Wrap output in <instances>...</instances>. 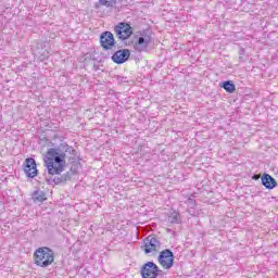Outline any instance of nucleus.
Instances as JSON below:
<instances>
[{
	"label": "nucleus",
	"mask_w": 278,
	"mask_h": 278,
	"mask_svg": "<svg viewBox=\"0 0 278 278\" xmlns=\"http://www.w3.org/2000/svg\"><path fill=\"white\" fill-rule=\"evenodd\" d=\"M135 41H132L134 49L137 53H144L149 51V45H151V30H139L135 36Z\"/></svg>",
	"instance_id": "3"
},
{
	"label": "nucleus",
	"mask_w": 278,
	"mask_h": 278,
	"mask_svg": "<svg viewBox=\"0 0 278 278\" xmlns=\"http://www.w3.org/2000/svg\"><path fill=\"white\" fill-rule=\"evenodd\" d=\"M157 262L165 270H170V267L175 265V254L170 249H165L160 252Z\"/></svg>",
	"instance_id": "6"
},
{
	"label": "nucleus",
	"mask_w": 278,
	"mask_h": 278,
	"mask_svg": "<svg viewBox=\"0 0 278 278\" xmlns=\"http://www.w3.org/2000/svg\"><path fill=\"white\" fill-rule=\"evenodd\" d=\"M33 257L36 266L48 268V266H51L55 262V252L51 248L42 247L34 252Z\"/></svg>",
	"instance_id": "2"
},
{
	"label": "nucleus",
	"mask_w": 278,
	"mask_h": 278,
	"mask_svg": "<svg viewBox=\"0 0 278 278\" xmlns=\"http://www.w3.org/2000/svg\"><path fill=\"white\" fill-rule=\"evenodd\" d=\"M220 88H224L226 92H229V94H233L236 92V85L231 80H225L220 84Z\"/></svg>",
	"instance_id": "13"
},
{
	"label": "nucleus",
	"mask_w": 278,
	"mask_h": 278,
	"mask_svg": "<svg viewBox=\"0 0 278 278\" xmlns=\"http://www.w3.org/2000/svg\"><path fill=\"white\" fill-rule=\"evenodd\" d=\"M51 176L52 177H46V181L47 184H49V186H53V184H55V186H60V184H66V181H71V179H73V175L71 172H66L61 176Z\"/></svg>",
	"instance_id": "11"
},
{
	"label": "nucleus",
	"mask_w": 278,
	"mask_h": 278,
	"mask_svg": "<svg viewBox=\"0 0 278 278\" xmlns=\"http://www.w3.org/2000/svg\"><path fill=\"white\" fill-rule=\"evenodd\" d=\"M252 179H255V180L257 181V179H260V176H258V175H254V176L252 177Z\"/></svg>",
	"instance_id": "19"
},
{
	"label": "nucleus",
	"mask_w": 278,
	"mask_h": 278,
	"mask_svg": "<svg viewBox=\"0 0 278 278\" xmlns=\"http://www.w3.org/2000/svg\"><path fill=\"white\" fill-rule=\"evenodd\" d=\"M66 153L70 164H79L77 150L67 143H61L58 148L48 149L43 162L49 175H62L66 168Z\"/></svg>",
	"instance_id": "1"
},
{
	"label": "nucleus",
	"mask_w": 278,
	"mask_h": 278,
	"mask_svg": "<svg viewBox=\"0 0 278 278\" xmlns=\"http://www.w3.org/2000/svg\"><path fill=\"white\" fill-rule=\"evenodd\" d=\"M73 165L71 166L68 173H72L73 175H77V170L79 168V163H72Z\"/></svg>",
	"instance_id": "17"
},
{
	"label": "nucleus",
	"mask_w": 278,
	"mask_h": 278,
	"mask_svg": "<svg viewBox=\"0 0 278 278\" xmlns=\"http://www.w3.org/2000/svg\"><path fill=\"white\" fill-rule=\"evenodd\" d=\"M129 58H131V51L129 49H121L112 54L111 60L114 64H125Z\"/></svg>",
	"instance_id": "10"
},
{
	"label": "nucleus",
	"mask_w": 278,
	"mask_h": 278,
	"mask_svg": "<svg viewBox=\"0 0 278 278\" xmlns=\"http://www.w3.org/2000/svg\"><path fill=\"white\" fill-rule=\"evenodd\" d=\"M115 36L118 38V40H129L131 36L134 35V27H131V24L119 22L114 27Z\"/></svg>",
	"instance_id": "4"
},
{
	"label": "nucleus",
	"mask_w": 278,
	"mask_h": 278,
	"mask_svg": "<svg viewBox=\"0 0 278 278\" xmlns=\"http://www.w3.org/2000/svg\"><path fill=\"white\" fill-rule=\"evenodd\" d=\"M103 5L104 8H114L116 0H99V3L94 4L96 10H99Z\"/></svg>",
	"instance_id": "14"
},
{
	"label": "nucleus",
	"mask_w": 278,
	"mask_h": 278,
	"mask_svg": "<svg viewBox=\"0 0 278 278\" xmlns=\"http://www.w3.org/2000/svg\"><path fill=\"white\" fill-rule=\"evenodd\" d=\"M167 220H168V223H170V225H179V213L173 212L168 216Z\"/></svg>",
	"instance_id": "16"
},
{
	"label": "nucleus",
	"mask_w": 278,
	"mask_h": 278,
	"mask_svg": "<svg viewBox=\"0 0 278 278\" xmlns=\"http://www.w3.org/2000/svg\"><path fill=\"white\" fill-rule=\"evenodd\" d=\"M142 278H157L162 275V269L154 262H147L140 268Z\"/></svg>",
	"instance_id": "5"
},
{
	"label": "nucleus",
	"mask_w": 278,
	"mask_h": 278,
	"mask_svg": "<svg viewBox=\"0 0 278 278\" xmlns=\"http://www.w3.org/2000/svg\"><path fill=\"white\" fill-rule=\"evenodd\" d=\"M24 173L29 179L38 176V167L34 157H28L24 162Z\"/></svg>",
	"instance_id": "8"
},
{
	"label": "nucleus",
	"mask_w": 278,
	"mask_h": 278,
	"mask_svg": "<svg viewBox=\"0 0 278 278\" xmlns=\"http://www.w3.org/2000/svg\"><path fill=\"white\" fill-rule=\"evenodd\" d=\"M33 199L36 203H42V201H46V194L41 190H36L33 193Z\"/></svg>",
	"instance_id": "15"
},
{
	"label": "nucleus",
	"mask_w": 278,
	"mask_h": 278,
	"mask_svg": "<svg viewBox=\"0 0 278 278\" xmlns=\"http://www.w3.org/2000/svg\"><path fill=\"white\" fill-rule=\"evenodd\" d=\"M261 184L266 190H275L277 188V180L270 176V174H263L261 177Z\"/></svg>",
	"instance_id": "12"
},
{
	"label": "nucleus",
	"mask_w": 278,
	"mask_h": 278,
	"mask_svg": "<svg viewBox=\"0 0 278 278\" xmlns=\"http://www.w3.org/2000/svg\"><path fill=\"white\" fill-rule=\"evenodd\" d=\"M115 46L116 40L112 31L106 30L100 35V47H102L103 51H112Z\"/></svg>",
	"instance_id": "7"
},
{
	"label": "nucleus",
	"mask_w": 278,
	"mask_h": 278,
	"mask_svg": "<svg viewBox=\"0 0 278 278\" xmlns=\"http://www.w3.org/2000/svg\"><path fill=\"white\" fill-rule=\"evenodd\" d=\"M160 247H162V243L160 242V240H157V238L149 236L144 239L143 251L146 255H149V253L157 251Z\"/></svg>",
	"instance_id": "9"
},
{
	"label": "nucleus",
	"mask_w": 278,
	"mask_h": 278,
	"mask_svg": "<svg viewBox=\"0 0 278 278\" xmlns=\"http://www.w3.org/2000/svg\"><path fill=\"white\" fill-rule=\"evenodd\" d=\"M93 71H99V65L93 64Z\"/></svg>",
	"instance_id": "18"
}]
</instances>
